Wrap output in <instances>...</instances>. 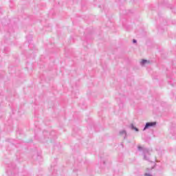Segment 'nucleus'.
I'll use <instances>...</instances> for the list:
<instances>
[{"instance_id":"nucleus-1","label":"nucleus","mask_w":176,"mask_h":176,"mask_svg":"<svg viewBox=\"0 0 176 176\" xmlns=\"http://www.w3.org/2000/svg\"><path fill=\"white\" fill-rule=\"evenodd\" d=\"M152 126H156V122H147L146 124V126L144 127L145 129H148V127H152Z\"/></svg>"},{"instance_id":"nucleus-2","label":"nucleus","mask_w":176,"mask_h":176,"mask_svg":"<svg viewBox=\"0 0 176 176\" xmlns=\"http://www.w3.org/2000/svg\"><path fill=\"white\" fill-rule=\"evenodd\" d=\"M146 63H149V61H148V60H142L141 61V64H142V65H144V64H146Z\"/></svg>"},{"instance_id":"nucleus-3","label":"nucleus","mask_w":176,"mask_h":176,"mask_svg":"<svg viewBox=\"0 0 176 176\" xmlns=\"http://www.w3.org/2000/svg\"><path fill=\"white\" fill-rule=\"evenodd\" d=\"M133 43H137V41H135V39H133Z\"/></svg>"},{"instance_id":"nucleus-4","label":"nucleus","mask_w":176,"mask_h":176,"mask_svg":"<svg viewBox=\"0 0 176 176\" xmlns=\"http://www.w3.org/2000/svg\"><path fill=\"white\" fill-rule=\"evenodd\" d=\"M135 129L136 130V131H138V129L135 128Z\"/></svg>"}]
</instances>
